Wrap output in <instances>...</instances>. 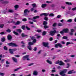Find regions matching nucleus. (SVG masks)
Wrapping results in <instances>:
<instances>
[{"mask_svg":"<svg viewBox=\"0 0 76 76\" xmlns=\"http://www.w3.org/2000/svg\"><path fill=\"white\" fill-rule=\"evenodd\" d=\"M67 72V69H64L60 72V75H61V76H66V73Z\"/></svg>","mask_w":76,"mask_h":76,"instance_id":"obj_1","label":"nucleus"},{"mask_svg":"<svg viewBox=\"0 0 76 76\" xmlns=\"http://www.w3.org/2000/svg\"><path fill=\"white\" fill-rule=\"evenodd\" d=\"M29 56L28 55L24 56L23 58V60H27L28 61H29L30 60V59L29 58Z\"/></svg>","mask_w":76,"mask_h":76,"instance_id":"obj_2","label":"nucleus"},{"mask_svg":"<svg viewBox=\"0 0 76 76\" xmlns=\"http://www.w3.org/2000/svg\"><path fill=\"white\" fill-rule=\"evenodd\" d=\"M56 33H57V31H56V30H54L53 31H51L50 32V34L51 36H54Z\"/></svg>","mask_w":76,"mask_h":76,"instance_id":"obj_3","label":"nucleus"},{"mask_svg":"<svg viewBox=\"0 0 76 76\" xmlns=\"http://www.w3.org/2000/svg\"><path fill=\"white\" fill-rule=\"evenodd\" d=\"M58 47H59V48H63V45L60 43H58L55 45V48H58Z\"/></svg>","mask_w":76,"mask_h":76,"instance_id":"obj_4","label":"nucleus"},{"mask_svg":"<svg viewBox=\"0 0 76 76\" xmlns=\"http://www.w3.org/2000/svg\"><path fill=\"white\" fill-rule=\"evenodd\" d=\"M10 46H11L12 47H18V45L14 43L11 42L10 43Z\"/></svg>","mask_w":76,"mask_h":76,"instance_id":"obj_5","label":"nucleus"},{"mask_svg":"<svg viewBox=\"0 0 76 76\" xmlns=\"http://www.w3.org/2000/svg\"><path fill=\"white\" fill-rule=\"evenodd\" d=\"M31 40L33 41V43H35L37 42V39H35V37L34 36H32L31 37Z\"/></svg>","mask_w":76,"mask_h":76,"instance_id":"obj_6","label":"nucleus"},{"mask_svg":"<svg viewBox=\"0 0 76 76\" xmlns=\"http://www.w3.org/2000/svg\"><path fill=\"white\" fill-rule=\"evenodd\" d=\"M69 29L68 28H64L62 30V31H64L65 33H68L69 32Z\"/></svg>","mask_w":76,"mask_h":76,"instance_id":"obj_7","label":"nucleus"},{"mask_svg":"<svg viewBox=\"0 0 76 76\" xmlns=\"http://www.w3.org/2000/svg\"><path fill=\"white\" fill-rule=\"evenodd\" d=\"M42 44L43 46L45 47H47V46L48 45V42H43Z\"/></svg>","mask_w":76,"mask_h":76,"instance_id":"obj_8","label":"nucleus"},{"mask_svg":"<svg viewBox=\"0 0 76 76\" xmlns=\"http://www.w3.org/2000/svg\"><path fill=\"white\" fill-rule=\"evenodd\" d=\"M19 5L18 4L15 5L14 6V7L15 8V10H18V9H19Z\"/></svg>","mask_w":76,"mask_h":76,"instance_id":"obj_9","label":"nucleus"},{"mask_svg":"<svg viewBox=\"0 0 76 76\" xmlns=\"http://www.w3.org/2000/svg\"><path fill=\"white\" fill-rule=\"evenodd\" d=\"M47 6V4H42L41 7H42V8H45V7H46Z\"/></svg>","mask_w":76,"mask_h":76,"instance_id":"obj_10","label":"nucleus"},{"mask_svg":"<svg viewBox=\"0 0 76 76\" xmlns=\"http://www.w3.org/2000/svg\"><path fill=\"white\" fill-rule=\"evenodd\" d=\"M64 64H64V63L62 62V61H60V62L59 63L60 66H64Z\"/></svg>","mask_w":76,"mask_h":76,"instance_id":"obj_11","label":"nucleus"},{"mask_svg":"<svg viewBox=\"0 0 76 76\" xmlns=\"http://www.w3.org/2000/svg\"><path fill=\"white\" fill-rule=\"evenodd\" d=\"M28 12V9H26L24 10V16H26L27 15V14L26 13H27Z\"/></svg>","mask_w":76,"mask_h":76,"instance_id":"obj_12","label":"nucleus"},{"mask_svg":"<svg viewBox=\"0 0 76 76\" xmlns=\"http://www.w3.org/2000/svg\"><path fill=\"white\" fill-rule=\"evenodd\" d=\"M13 60L15 62V63H17L18 62V61L17 60V59L16 58L13 57L12 58Z\"/></svg>","mask_w":76,"mask_h":76,"instance_id":"obj_13","label":"nucleus"},{"mask_svg":"<svg viewBox=\"0 0 76 76\" xmlns=\"http://www.w3.org/2000/svg\"><path fill=\"white\" fill-rule=\"evenodd\" d=\"M39 16H36L34 17H33L32 18V19H39Z\"/></svg>","mask_w":76,"mask_h":76,"instance_id":"obj_14","label":"nucleus"},{"mask_svg":"<svg viewBox=\"0 0 76 76\" xmlns=\"http://www.w3.org/2000/svg\"><path fill=\"white\" fill-rule=\"evenodd\" d=\"M21 36L23 38L24 37H27L28 35H25V34L24 33H22L21 34Z\"/></svg>","mask_w":76,"mask_h":76,"instance_id":"obj_15","label":"nucleus"},{"mask_svg":"<svg viewBox=\"0 0 76 76\" xmlns=\"http://www.w3.org/2000/svg\"><path fill=\"white\" fill-rule=\"evenodd\" d=\"M48 23L46 21H44L43 22V25H47L48 24Z\"/></svg>","mask_w":76,"mask_h":76,"instance_id":"obj_16","label":"nucleus"},{"mask_svg":"<svg viewBox=\"0 0 76 76\" xmlns=\"http://www.w3.org/2000/svg\"><path fill=\"white\" fill-rule=\"evenodd\" d=\"M33 75H38V72L36 71H34L33 72Z\"/></svg>","mask_w":76,"mask_h":76,"instance_id":"obj_17","label":"nucleus"},{"mask_svg":"<svg viewBox=\"0 0 76 76\" xmlns=\"http://www.w3.org/2000/svg\"><path fill=\"white\" fill-rule=\"evenodd\" d=\"M47 34V31H44L42 33V35L43 36H44L45 35Z\"/></svg>","mask_w":76,"mask_h":76,"instance_id":"obj_18","label":"nucleus"},{"mask_svg":"<svg viewBox=\"0 0 76 76\" xmlns=\"http://www.w3.org/2000/svg\"><path fill=\"white\" fill-rule=\"evenodd\" d=\"M34 43H32V42H28V45L29 46H31V45H34Z\"/></svg>","mask_w":76,"mask_h":76,"instance_id":"obj_19","label":"nucleus"},{"mask_svg":"<svg viewBox=\"0 0 76 76\" xmlns=\"http://www.w3.org/2000/svg\"><path fill=\"white\" fill-rule=\"evenodd\" d=\"M28 48V49L30 51H31L32 50V47L31 46H28L27 47Z\"/></svg>","mask_w":76,"mask_h":76,"instance_id":"obj_20","label":"nucleus"},{"mask_svg":"<svg viewBox=\"0 0 76 76\" xmlns=\"http://www.w3.org/2000/svg\"><path fill=\"white\" fill-rule=\"evenodd\" d=\"M66 4H68V5H72V3L71 2H66Z\"/></svg>","mask_w":76,"mask_h":76,"instance_id":"obj_21","label":"nucleus"},{"mask_svg":"<svg viewBox=\"0 0 76 76\" xmlns=\"http://www.w3.org/2000/svg\"><path fill=\"white\" fill-rule=\"evenodd\" d=\"M18 49L17 48H15L14 49H10V51H16Z\"/></svg>","mask_w":76,"mask_h":76,"instance_id":"obj_22","label":"nucleus"},{"mask_svg":"<svg viewBox=\"0 0 76 76\" xmlns=\"http://www.w3.org/2000/svg\"><path fill=\"white\" fill-rule=\"evenodd\" d=\"M17 32H19V33H21L22 32V30L20 29H18L17 30Z\"/></svg>","mask_w":76,"mask_h":76,"instance_id":"obj_23","label":"nucleus"},{"mask_svg":"<svg viewBox=\"0 0 76 76\" xmlns=\"http://www.w3.org/2000/svg\"><path fill=\"white\" fill-rule=\"evenodd\" d=\"M20 23H21V22L19 21H17L15 25H20Z\"/></svg>","mask_w":76,"mask_h":76,"instance_id":"obj_24","label":"nucleus"},{"mask_svg":"<svg viewBox=\"0 0 76 76\" xmlns=\"http://www.w3.org/2000/svg\"><path fill=\"white\" fill-rule=\"evenodd\" d=\"M36 31L37 32H38V33H41V32H42V30L39 29H38Z\"/></svg>","mask_w":76,"mask_h":76,"instance_id":"obj_25","label":"nucleus"},{"mask_svg":"<svg viewBox=\"0 0 76 76\" xmlns=\"http://www.w3.org/2000/svg\"><path fill=\"white\" fill-rule=\"evenodd\" d=\"M6 40V38L5 37H3L1 39L2 42H4Z\"/></svg>","mask_w":76,"mask_h":76,"instance_id":"obj_26","label":"nucleus"},{"mask_svg":"<svg viewBox=\"0 0 76 76\" xmlns=\"http://www.w3.org/2000/svg\"><path fill=\"white\" fill-rule=\"evenodd\" d=\"M54 16V15L53 13H52L50 14L49 15V16H51V17H53Z\"/></svg>","mask_w":76,"mask_h":76,"instance_id":"obj_27","label":"nucleus"},{"mask_svg":"<svg viewBox=\"0 0 76 76\" xmlns=\"http://www.w3.org/2000/svg\"><path fill=\"white\" fill-rule=\"evenodd\" d=\"M43 15H44L45 17H47V16H48V15L47 13H43Z\"/></svg>","mask_w":76,"mask_h":76,"instance_id":"obj_28","label":"nucleus"},{"mask_svg":"<svg viewBox=\"0 0 76 76\" xmlns=\"http://www.w3.org/2000/svg\"><path fill=\"white\" fill-rule=\"evenodd\" d=\"M47 61L48 63H49V64H52V62H51V61H49V60H47Z\"/></svg>","mask_w":76,"mask_h":76,"instance_id":"obj_29","label":"nucleus"},{"mask_svg":"<svg viewBox=\"0 0 76 76\" xmlns=\"http://www.w3.org/2000/svg\"><path fill=\"white\" fill-rule=\"evenodd\" d=\"M31 6H33V8H34V7H36V4H31Z\"/></svg>","mask_w":76,"mask_h":76,"instance_id":"obj_30","label":"nucleus"},{"mask_svg":"<svg viewBox=\"0 0 76 76\" xmlns=\"http://www.w3.org/2000/svg\"><path fill=\"white\" fill-rule=\"evenodd\" d=\"M60 61L58 60L57 61H56L55 64H60Z\"/></svg>","mask_w":76,"mask_h":76,"instance_id":"obj_31","label":"nucleus"},{"mask_svg":"<svg viewBox=\"0 0 76 76\" xmlns=\"http://www.w3.org/2000/svg\"><path fill=\"white\" fill-rule=\"evenodd\" d=\"M21 69V67H19L18 68H17V69H14V71L17 72V71H18V70H19V69Z\"/></svg>","mask_w":76,"mask_h":76,"instance_id":"obj_32","label":"nucleus"},{"mask_svg":"<svg viewBox=\"0 0 76 76\" xmlns=\"http://www.w3.org/2000/svg\"><path fill=\"white\" fill-rule=\"evenodd\" d=\"M58 26H63V24L59 23H58Z\"/></svg>","mask_w":76,"mask_h":76,"instance_id":"obj_33","label":"nucleus"},{"mask_svg":"<svg viewBox=\"0 0 76 76\" xmlns=\"http://www.w3.org/2000/svg\"><path fill=\"white\" fill-rule=\"evenodd\" d=\"M44 19L45 20H46V21L48 20V17H45Z\"/></svg>","mask_w":76,"mask_h":76,"instance_id":"obj_34","label":"nucleus"},{"mask_svg":"<svg viewBox=\"0 0 76 76\" xmlns=\"http://www.w3.org/2000/svg\"><path fill=\"white\" fill-rule=\"evenodd\" d=\"M26 28L27 29V30H28V31H29L30 30H31V28L28 27V26H26Z\"/></svg>","mask_w":76,"mask_h":76,"instance_id":"obj_35","label":"nucleus"},{"mask_svg":"<svg viewBox=\"0 0 76 76\" xmlns=\"http://www.w3.org/2000/svg\"><path fill=\"white\" fill-rule=\"evenodd\" d=\"M68 38L67 37V36H63L62 37V39H67Z\"/></svg>","mask_w":76,"mask_h":76,"instance_id":"obj_36","label":"nucleus"},{"mask_svg":"<svg viewBox=\"0 0 76 76\" xmlns=\"http://www.w3.org/2000/svg\"><path fill=\"white\" fill-rule=\"evenodd\" d=\"M8 3V1H3L2 3V4H6V3Z\"/></svg>","mask_w":76,"mask_h":76,"instance_id":"obj_37","label":"nucleus"},{"mask_svg":"<svg viewBox=\"0 0 76 76\" xmlns=\"http://www.w3.org/2000/svg\"><path fill=\"white\" fill-rule=\"evenodd\" d=\"M44 28L45 29H47V28H48V26L45 25L44 26Z\"/></svg>","mask_w":76,"mask_h":76,"instance_id":"obj_38","label":"nucleus"},{"mask_svg":"<svg viewBox=\"0 0 76 76\" xmlns=\"http://www.w3.org/2000/svg\"><path fill=\"white\" fill-rule=\"evenodd\" d=\"M60 33L61 34V35H64V32L63 31H61Z\"/></svg>","mask_w":76,"mask_h":76,"instance_id":"obj_39","label":"nucleus"},{"mask_svg":"<svg viewBox=\"0 0 76 76\" xmlns=\"http://www.w3.org/2000/svg\"><path fill=\"white\" fill-rule=\"evenodd\" d=\"M72 20L71 19H69L67 20V22H72Z\"/></svg>","mask_w":76,"mask_h":76,"instance_id":"obj_40","label":"nucleus"},{"mask_svg":"<svg viewBox=\"0 0 76 76\" xmlns=\"http://www.w3.org/2000/svg\"><path fill=\"white\" fill-rule=\"evenodd\" d=\"M13 32L14 34H15V35H18V33L15 32V31H14Z\"/></svg>","mask_w":76,"mask_h":76,"instance_id":"obj_41","label":"nucleus"},{"mask_svg":"<svg viewBox=\"0 0 76 76\" xmlns=\"http://www.w3.org/2000/svg\"><path fill=\"white\" fill-rule=\"evenodd\" d=\"M34 63H32L30 64H29L28 65V66H32V65H34Z\"/></svg>","mask_w":76,"mask_h":76,"instance_id":"obj_42","label":"nucleus"},{"mask_svg":"<svg viewBox=\"0 0 76 76\" xmlns=\"http://www.w3.org/2000/svg\"><path fill=\"white\" fill-rule=\"evenodd\" d=\"M73 71H69L68 72V74H72L73 72H72Z\"/></svg>","mask_w":76,"mask_h":76,"instance_id":"obj_43","label":"nucleus"},{"mask_svg":"<svg viewBox=\"0 0 76 76\" xmlns=\"http://www.w3.org/2000/svg\"><path fill=\"white\" fill-rule=\"evenodd\" d=\"M22 20L23 22H26V21H27V19L26 18H24L22 19Z\"/></svg>","mask_w":76,"mask_h":76,"instance_id":"obj_44","label":"nucleus"},{"mask_svg":"<svg viewBox=\"0 0 76 76\" xmlns=\"http://www.w3.org/2000/svg\"><path fill=\"white\" fill-rule=\"evenodd\" d=\"M70 31H71V32H75V30L74 29H71L70 30Z\"/></svg>","mask_w":76,"mask_h":76,"instance_id":"obj_45","label":"nucleus"},{"mask_svg":"<svg viewBox=\"0 0 76 76\" xmlns=\"http://www.w3.org/2000/svg\"><path fill=\"white\" fill-rule=\"evenodd\" d=\"M56 25H57V23H54V24L53 25V27H55V26H56Z\"/></svg>","mask_w":76,"mask_h":76,"instance_id":"obj_46","label":"nucleus"},{"mask_svg":"<svg viewBox=\"0 0 76 76\" xmlns=\"http://www.w3.org/2000/svg\"><path fill=\"white\" fill-rule=\"evenodd\" d=\"M31 20H32V21L34 22H37V20L35 19H33V18H32L31 19Z\"/></svg>","mask_w":76,"mask_h":76,"instance_id":"obj_47","label":"nucleus"},{"mask_svg":"<svg viewBox=\"0 0 76 76\" xmlns=\"http://www.w3.org/2000/svg\"><path fill=\"white\" fill-rule=\"evenodd\" d=\"M21 28L23 29V30H25V26H22Z\"/></svg>","mask_w":76,"mask_h":76,"instance_id":"obj_48","label":"nucleus"},{"mask_svg":"<svg viewBox=\"0 0 76 76\" xmlns=\"http://www.w3.org/2000/svg\"><path fill=\"white\" fill-rule=\"evenodd\" d=\"M0 75H1V76H4V73H1V72H0Z\"/></svg>","mask_w":76,"mask_h":76,"instance_id":"obj_49","label":"nucleus"},{"mask_svg":"<svg viewBox=\"0 0 76 76\" xmlns=\"http://www.w3.org/2000/svg\"><path fill=\"white\" fill-rule=\"evenodd\" d=\"M34 51H36L37 50V47H34V48L33 49Z\"/></svg>","mask_w":76,"mask_h":76,"instance_id":"obj_50","label":"nucleus"},{"mask_svg":"<svg viewBox=\"0 0 76 76\" xmlns=\"http://www.w3.org/2000/svg\"><path fill=\"white\" fill-rule=\"evenodd\" d=\"M56 72V71L54 69H53L52 70V73H55V72Z\"/></svg>","mask_w":76,"mask_h":76,"instance_id":"obj_51","label":"nucleus"},{"mask_svg":"<svg viewBox=\"0 0 76 76\" xmlns=\"http://www.w3.org/2000/svg\"><path fill=\"white\" fill-rule=\"evenodd\" d=\"M67 66L66 67V68H69L70 66V64L69 63H67Z\"/></svg>","mask_w":76,"mask_h":76,"instance_id":"obj_52","label":"nucleus"},{"mask_svg":"<svg viewBox=\"0 0 76 76\" xmlns=\"http://www.w3.org/2000/svg\"><path fill=\"white\" fill-rule=\"evenodd\" d=\"M61 16L60 15H59L57 16V18L58 19H59V18H60L61 17Z\"/></svg>","mask_w":76,"mask_h":76,"instance_id":"obj_53","label":"nucleus"},{"mask_svg":"<svg viewBox=\"0 0 76 76\" xmlns=\"http://www.w3.org/2000/svg\"><path fill=\"white\" fill-rule=\"evenodd\" d=\"M72 10L73 11H75V10H76V7L72 9Z\"/></svg>","mask_w":76,"mask_h":76,"instance_id":"obj_54","label":"nucleus"},{"mask_svg":"<svg viewBox=\"0 0 76 76\" xmlns=\"http://www.w3.org/2000/svg\"><path fill=\"white\" fill-rule=\"evenodd\" d=\"M53 37H50L49 39V40L50 41H53Z\"/></svg>","mask_w":76,"mask_h":76,"instance_id":"obj_55","label":"nucleus"},{"mask_svg":"<svg viewBox=\"0 0 76 76\" xmlns=\"http://www.w3.org/2000/svg\"><path fill=\"white\" fill-rule=\"evenodd\" d=\"M10 13H13L14 11L12 10H10Z\"/></svg>","mask_w":76,"mask_h":76,"instance_id":"obj_56","label":"nucleus"},{"mask_svg":"<svg viewBox=\"0 0 76 76\" xmlns=\"http://www.w3.org/2000/svg\"><path fill=\"white\" fill-rule=\"evenodd\" d=\"M70 44V42H68L66 43V46H68V45L69 44Z\"/></svg>","mask_w":76,"mask_h":76,"instance_id":"obj_57","label":"nucleus"},{"mask_svg":"<svg viewBox=\"0 0 76 76\" xmlns=\"http://www.w3.org/2000/svg\"><path fill=\"white\" fill-rule=\"evenodd\" d=\"M7 39L8 40H10V35H8L7 37Z\"/></svg>","mask_w":76,"mask_h":76,"instance_id":"obj_58","label":"nucleus"},{"mask_svg":"<svg viewBox=\"0 0 76 76\" xmlns=\"http://www.w3.org/2000/svg\"><path fill=\"white\" fill-rule=\"evenodd\" d=\"M3 26H4V25L0 24V28H2L3 27Z\"/></svg>","mask_w":76,"mask_h":76,"instance_id":"obj_59","label":"nucleus"},{"mask_svg":"<svg viewBox=\"0 0 76 76\" xmlns=\"http://www.w3.org/2000/svg\"><path fill=\"white\" fill-rule=\"evenodd\" d=\"M22 47L23 48L24 47H26V45H25L23 44L21 45Z\"/></svg>","mask_w":76,"mask_h":76,"instance_id":"obj_60","label":"nucleus"},{"mask_svg":"<svg viewBox=\"0 0 76 76\" xmlns=\"http://www.w3.org/2000/svg\"><path fill=\"white\" fill-rule=\"evenodd\" d=\"M4 50H7V47L6 46H4Z\"/></svg>","mask_w":76,"mask_h":76,"instance_id":"obj_61","label":"nucleus"},{"mask_svg":"<svg viewBox=\"0 0 76 76\" xmlns=\"http://www.w3.org/2000/svg\"><path fill=\"white\" fill-rule=\"evenodd\" d=\"M73 33L72 32H70L69 33V35H73Z\"/></svg>","mask_w":76,"mask_h":76,"instance_id":"obj_62","label":"nucleus"},{"mask_svg":"<svg viewBox=\"0 0 76 76\" xmlns=\"http://www.w3.org/2000/svg\"><path fill=\"white\" fill-rule=\"evenodd\" d=\"M31 11V12H33V11H34V8H32L31 10H30Z\"/></svg>","mask_w":76,"mask_h":76,"instance_id":"obj_63","label":"nucleus"},{"mask_svg":"<svg viewBox=\"0 0 76 76\" xmlns=\"http://www.w3.org/2000/svg\"><path fill=\"white\" fill-rule=\"evenodd\" d=\"M57 69H61V66H59L57 67Z\"/></svg>","mask_w":76,"mask_h":76,"instance_id":"obj_64","label":"nucleus"}]
</instances>
